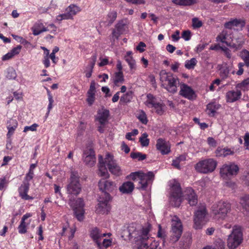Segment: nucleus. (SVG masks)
<instances>
[{
	"label": "nucleus",
	"mask_w": 249,
	"mask_h": 249,
	"mask_svg": "<svg viewBox=\"0 0 249 249\" xmlns=\"http://www.w3.org/2000/svg\"><path fill=\"white\" fill-rule=\"evenodd\" d=\"M169 199L171 205L176 207H178L184 199L192 206L197 203V196L194 190L188 187L182 192L180 183L176 180L171 182Z\"/></svg>",
	"instance_id": "f257e3e1"
},
{
	"label": "nucleus",
	"mask_w": 249,
	"mask_h": 249,
	"mask_svg": "<svg viewBox=\"0 0 249 249\" xmlns=\"http://www.w3.org/2000/svg\"><path fill=\"white\" fill-rule=\"evenodd\" d=\"M99 160V174L100 177L104 178H109V174L107 172L106 165L109 171L113 174L119 175L121 169L116 161L113 159V156L111 154L107 153L105 158L101 155L98 157Z\"/></svg>",
	"instance_id": "f03ea898"
},
{
	"label": "nucleus",
	"mask_w": 249,
	"mask_h": 249,
	"mask_svg": "<svg viewBox=\"0 0 249 249\" xmlns=\"http://www.w3.org/2000/svg\"><path fill=\"white\" fill-rule=\"evenodd\" d=\"M81 191V185L79 182V176L77 172L72 171L69 178V183L67 186V193L77 196Z\"/></svg>",
	"instance_id": "7ed1b4c3"
},
{
	"label": "nucleus",
	"mask_w": 249,
	"mask_h": 249,
	"mask_svg": "<svg viewBox=\"0 0 249 249\" xmlns=\"http://www.w3.org/2000/svg\"><path fill=\"white\" fill-rule=\"evenodd\" d=\"M207 211L205 207L199 208L195 213L194 215L193 228L196 230L201 229L208 221Z\"/></svg>",
	"instance_id": "20e7f679"
},
{
	"label": "nucleus",
	"mask_w": 249,
	"mask_h": 249,
	"mask_svg": "<svg viewBox=\"0 0 249 249\" xmlns=\"http://www.w3.org/2000/svg\"><path fill=\"white\" fill-rule=\"evenodd\" d=\"M213 213L216 218L224 219L231 210V205L225 201H219L212 207Z\"/></svg>",
	"instance_id": "39448f33"
},
{
	"label": "nucleus",
	"mask_w": 249,
	"mask_h": 249,
	"mask_svg": "<svg viewBox=\"0 0 249 249\" xmlns=\"http://www.w3.org/2000/svg\"><path fill=\"white\" fill-rule=\"evenodd\" d=\"M242 236L243 234L240 227L234 226L231 233L229 235L228 238L227 245L229 249H235L236 248L241 244L243 239Z\"/></svg>",
	"instance_id": "423d86ee"
},
{
	"label": "nucleus",
	"mask_w": 249,
	"mask_h": 249,
	"mask_svg": "<svg viewBox=\"0 0 249 249\" xmlns=\"http://www.w3.org/2000/svg\"><path fill=\"white\" fill-rule=\"evenodd\" d=\"M217 165V162L213 159H208L199 161L195 166L196 170L201 173L207 174L213 172Z\"/></svg>",
	"instance_id": "0eeeda50"
},
{
	"label": "nucleus",
	"mask_w": 249,
	"mask_h": 249,
	"mask_svg": "<svg viewBox=\"0 0 249 249\" xmlns=\"http://www.w3.org/2000/svg\"><path fill=\"white\" fill-rule=\"evenodd\" d=\"M182 225L180 220L176 216H174L172 221V231L170 241L174 243L180 238L182 233Z\"/></svg>",
	"instance_id": "6e6552de"
},
{
	"label": "nucleus",
	"mask_w": 249,
	"mask_h": 249,
	"mask_svg": "<svg viewBox=\"0 0 249 249\" xmlns=\"http://www.w3.org/2000/svg\"><path fill=\"white\" fill-rule=\"evenodd\" d=\"M148 228H143L142 231L140 239L141 240V244L139 247V249H157L158 244L157 242L153 240L152 238H149L148 237L149 233Z\"/></svg>",
	"instance_id": "1a4fd4ad"
},
{
	"label": "nucleus",
	"mask_w": 249,
	"mask_h": 249,
	"mask_svg": "<svg viewBox=\"0 0 249 249\" xmlns=\"http://www.w3.org/2000/svg\"><path fill=\"white\" fill-rule=\"evenodd\" d=\"M106 178H102L98 182V186L101 191V195L100 196H106L105 194L110 196L109 193L116 189V184L115 182L106 180Z\"/></svg>",
	"instance_id": "9d476101"
},
{
	"label": "nucleus",
	"mask_w": 249,
	"mask_h": 249,
	"mask_svg": "<svg viewBox=\"0 0 249 249\" xmlns=\"http://www.w3.org/2000/svg\"><path fill=\"white\" fill-rule=\"evenodd\" d=\"M106 197L100 196L98 200V204L96 209V212L101 214H107L110 211L111 207L108 202L111 199V196L107 195Z\"/></svg>",
	"instance_id": "9b49d317"
},
{
	"label": "nucleus",
	"mask_w": 249,
	"mask_h": 249,
	"mask_svg": "<svg viewBox=\"0 0 249 249\" xmlns=\"http://www.w3.org/2000/svg\"><path fill=\"white\" fill-rule=\"evenodd\" d=\"M239 171V167L237 165L234 163L230 164H224L220 169V173L221 177L224 178L229 177L236 175Z\"/></svg>",
	"instance_id": "f8f14e48"
},
{
	"label": "nucleus",
	"mask_w": 249,
	"mask_h": 249,
	"mask_svg": "<svg viewBox=\"0 0 249 249\" xmlns=\"http://www.w3.org/2000/svg\"><path fill=\"white\" fill-rule=\"evenodd\" d=\"M154 174L152 172H148L145 174L143 172L139 179V186L137 188L139 189L145 190L146 189L148 185L151 184L154 180Z\"/></svg>",
	"instance_id": "ddd939ff"
},
{
	"label": "nucleus",
	"mask_w": 249,
	"mask_h": 249,
	"mask_svg": "<svg viewBox=\"0 0 249 249\" xmlns=\"http://www.w3.org/2000/svg\"><path fill=\"white\" fill-rule=\"evenodd\" d=\"M180 89L179 94L181 96L189 100H192L194 98L195 93L190 87L183 83L180 85Z\"/></svg>",
	"instance_id": "4468645a"
},
{
	"label": "nucleus",
	"mask_w": 249,
	"mask_h": 249,
	"mask_svg": "<svg viewBox=\"0 0 249 249\" xmlns=\"http://www.w3.org/2000/svg\"><path fill=\"white\" fill-rule=\"evenodd\" d=\"M156 148L162 155L168 154L170 152V145L168 142L160 138L157 141Z\"/></svg>",
	"instance_id": "2eb2a0df"
},
{
	"label": "nucleus",
	"mask_w": 249,
	"mask_h": 249,
	"mask_svg": "<svg viewBox=\"0 0 249 249\" xmlns=\"http://www.w3.org/2000/svg\"><path fill=\"white\" fill-rule=\"evenodd\" d=\"M83 158L84 163L89 166H93L96 162L95 152L92 148L85 151L83 154Z\"/></svg>",
	"instance_id": "dca6fc26"
},
{
	"label": "nucleus",
	"mask_w": 249,
	"mask_h": 249,
	"mask_svg": "<svg viewBox=\"0 0 249 249\" xmlns=\"http://www.w3.org/2000/svg\"><path fill=\"white\" fill-rule=\"evenodd\" d=\"M165 89L170 92L175 93L177 91L178 85L179 84V80L176 76H173L165 83Z\"/></svg>",
	"instance_id": "f3484780"
},
{
	"label": "nucleus",
	"mask_w": 249,
	"mask_h": 249,
	"mask_svg": "<svg viewBox=\"0 0 249 249\" xmlns=\"http://www.w3.org/2000/svg\"><path fill=\"white\" fill-rule=\"evenodd\" d=\"M30 184L27 181H23L22 184L18 189V192L21 198L24 200L33 199V197L27 195L29 189Z\"/></svg>",
	"instance_id": "a211bd4d"
},
{
	"label": "nucleus",
	"mask_w": 249,
	"mask_h": 249,
	"mask_svg": "<svg viewBox=\"0 0 249 249\" xmlns=\"http://www.w3.org/2000/svg\"><path fill=\"white\" fill-rule=\"evenodd\" d=\"M245 43V38L242 34H240L236 36L233 37L231 42L229 43L228 46L235 49H240L242 48Z\"/></svg>",
	"instance_id": "6ab92c4d"
},
{
	"label": "nucleus",
	"mask_w": 249,
	"mask_h": 249,
	"mask_svg": "<svg viewBox=\"0 0 249 249\" xmlns=\"http://www.w3.org/2000/svg\"><path fill=\"white\" fill-rule=\"evenodd\" d=\"M125 23L123 20H121L115 25V29L112 31L113 37L118 38L125 31Z\"/></svg>",
	"instance_id": "aec40b11"
},
{
	"label": "nucleus",
	"mask_w": 249,
	"mask_h": 249,
	"mask_svg": "<svg viewBox=\"0 0 249 249\" xmlns=\"http://www.w3.org/2000/svg\"><path fill=\"white\" fill-rule=\"evenodd\" d=\"M241 92L239 90H230L226 93V99L227 102L233 103L237 101L241 98Z\"/></svg>",
	"instance_id": "412c9836"
},
{
	"label": "nucleus",
	"mask_w": 249,
	"mask_h": 249,
	"mask_svg": "<svg viewBox=\"0 0 249 249\" xmlns=\"http://www.w3.org/2000/svg\"><path fill=\"white\" fill-rule=\"evenodd\" d=\"M109 115V110L103 109L98 112V116L96 120L98 121L101 125H105L108 121V118Z\"/></svg>",
	"instance_id": "4be33fe9"
},
{
	"label": "nucleus",
	"mask_w": 249,
	"mask_h": 249,
	"mask_svg": "<svg viewBox=\"0 0 249 249\" xmlns=\"http://www.w3.org/2000/svg\"><path fill=\"white\" fill-rule=\"evenodd\" d=\"M69 204L73 210H82L85 206L83 199L82 198H78L77 199L70 198Z\"/></svg>",
	"instance_id": "5701e85b"
},
{
	"label": "nucleus",
	"mask_w": 249,
	"mask_h": 249,
	"mask_svg": "<svg viewBox=\"0 0 249 249\" xmlns=\"http://www.w3.org/2000/svg\"><path fill=\"white\" fill-rule=\"evenodd\" d=\"M105 233H101L99 231V230L97 228H94L90 232V236L91 238L95 241L96 243L100 246L101 244L100 240L102 237L106 236Z\"/></svg>",
	"instance_id": "b1692460"
},
{
	"label": "nucleus",
	"mask_w": 249,
	"mask_h": 249,
	"mask_svg": "<svg viewBox=\"0 0 249 249\" xmlns=\"http://www.w3.org/2000/svg\"><path fill=\"white\" fill-rule=\"evenodd\" d=\"M134 188L133 183L130 181H126L124 182L119 189L120 191L123 194H129L131 193Z\"/></svg>",
	"instance_id": "393cba45"
},
{
	"label": "nucleus",
	"mask_w": 249,
	"mask_h": 249,
	"mask_svg": "<svg viewBox=\"0 0 249 249\" xmlns=\"http://www.w3.org/2000/svg\"><path fill=\"white\" fill-rule=\"evenodd\" d=\"M215 154L217 157H226L228 155H233L234 152L228 147H218L215 150Z\"/></svg>",
	"instance_id": "a878e982"
},
{
	"label": "nucleus",
	"mask_w": 249,
	"mask_h": 249,
	"mask_svg": "<svg viewBox=\"0 0 249 249\" xmlns=\"http://www.w3.org/2000/svg\"><path fill=\"white\" fill-rule=\"evenodd\" d=\"M192 243L191 236L190 234L185 235L179 242V247L182 249H187Z\"/></svg>",
	"instance_id": "bb28decb"
},
{
	"label": "nucleus",
	"mask_w": 249,
	"mask_h": 249,
	"mask_svg": "<svg viewBox=\"0 0 249 249\" xmlns=\"http://www.w3.org/2000/svg\"><path fill=\"white\" fill-rule=\"evenodd\" d=\"M31 216V215L30 214L26 213L22 217L20 225L18 227V232L19 233L23 234L26 232V228L28 224L26 223L25 220Z\"/></svg>",
	"instance_id": "cd10ccee"
},
{
	"label": "nucleus",
	"mask_w": 249,
	"mask_h": 249,
	"mask_svg": "<svg viewBox=\"0 0 249 249\" xmlns=\"http://www.w3.org/2000/svg\"><path fill=\"white\" fill-rule=\"evenodd\" d=\"M221 107V105L216 103H211L207 106V111L210 116H213L216 111Z\"/></svg>",
	"instance_id": "c85d7f7f"
},
{
	"label": "nucleus",
	"mask_w": 249,
	"mask_h": 249,
	"mask_svg": "<svg viewBox=\"0 0 249 249\" xmlns=\"http://www.w3.org/2000/svg\"><path fill=\"white\" fill-rule=\"evenodd\" d=\"M81 10V8L76 5L71 4L66 8V12H68L72 18L73 17L80 12Z\"/></svg>",
	"instance_id": "c756f323"
},
{
	"label": "nucleus",
	"mask_w": 249,
	"mask_h": 249,
	"mask_svg": "<svg viewBox=\"0 0 249 249\" xmlns=\"http://www.w3.org/2000/svg\"><path fill=\"white\" fill-rule=\"evenodd\" d=\"M117 17V13L116 11L113 10L108 12L107 17V25L110 26L116 20Z\"/></svg>",
	"instance_id": "7c9ffc66"
},
{
	"label": "nucleus",
	"mask_w": 249,
	"mask_h": 249,
	"mask_svg": "<svg viewBox=\"0 0 249 249\" xmlns=\"http://www.w3.org/2000/svg\"><path fill=\"white\" fill-rule=\"evenodd\" d=\"M124 81L123 71H118L115 73L113 82L115 86H118L119 83H123Z\"/></svg>",
	"instance_id": "2f4dec72"
},
{
	"label": "nucleus",
	"mask_w": 249,
	"mask_h": 249,
	"mask_svg": "<svg viewBox=\"0 0 249 249\" xmlns=\"http://www.w3.org/2000/svg\"><path fill=\"white\" fill-rule=\"evenodd\" d=\"M173 74L171 72H167L165 70H162L160 72V80L162 82L166 83Z\"/></svg>",
	"instance_id": "473e14b6"
},
{
	"label": "nucleus",
	"mask_w": 249,
	"mask_h": 249,
	"mask_svg": "<svg viewBox=\"0 0 249 249\" xmlns=\"http://www.w3.org/2000/svg\"><path fill=\"white\" fill-rule=\"evenodd\" d=\"M240 57L244 61V63L247 67H249V51L243 50L240 53Z\"/></svg>",
	"instance_id": "72a5a7b5"
},
{
	"label": "nucleus",
	"mask_w": 249,
	"mask_h": 249,
	"mask_svg": "<svg viewBox=\"0 0 249 249\" xmlns=\"http://www.w3.org/2000/svg\"><path fill=\"white\" fill-rule=\"evenodd\" d=\"M133 92L129 91L127 92L120 98V102L122 103H127L131 101L133 98Z\"/></svg>",
	"instance_id": "f704fd0d"
},
{
	"label": "nucleus",
	"mask_w": 249,
	"mask_h": 249,
	"mask_svg": "<svg viewBox=\"0 0 249 249\" xmlns=\"http://www.w3.org/2000/svg\"><path fill=\"white\" fill-rule=\"evenodd\" d=\"M124 59L128 63L130 70L132 72L136 69V64L135 60L133 59V57L124 56Z\"/></svg>",
	"instance_id": "c9c22d12"
},
{
	"label": "nucleus",
	"mask_w": 249,
	"mask_h": 249,
	"mask_svg": "<svg viewBox=\"0 0 249 249\" xmlns=\"http://www.w3.org/2000/svg\"><path fill=\"white\" fill-rule=\"evenodd\" d=\"M196 58H192L190 60H187L185 63V67L188 70L194 69L197 64Z\"/></svg>",
	"instance_id": "e433bc0d"
},
{
	"label": "nucleus",
	"mask_w": 249,
	"mask_h": 249,
	"mask_svg": "<svg viewBox=\"0 0 249 249\" xmlns=\"http://www.w3.org/2000/svg\"><path fill=\"white\" fill-rule=\"evenodd\" d=\"M130 157L133 159H138L139 161H142L146 159V155L141 152H131Z\"/></svg>",
	"instance_id": "4c0bfd02"
},
{
	"label": "nucleus",
	"mask_w": 249,
	"mask_h": 249,
	"mask_svg": "<svg viewBox=\"0 0 249 249\" xmlns=\"http://www.w3.org/2000/svg\"><path fill=\"white\" fill-rule=\"evenodd\" d=\"M148 134L146 133L142 134L141 137L139 139L141 145L143 147L147 146L149 143V140L147 138Z\"/></svg>",
	"instance_id": "58836bf2"
},
{
	"label": "nucleus",
	"mask_w": 249,
	"mask_h": 249,
	"mask_svg": "<svg viewBox=\"0 0 249 249\" xmlns=\"http://www.w3.org/2000/svg\"><path fill=\"white\" fill-rule=\"evenodd\" d=\"M6 77L10 80L15 79L17 77V73L15 70L12 67L7 69Z\"/></svg>",
	"instance_id": "ea45409f"
},
{
	"label": "nucleus",
	"mask_w": 249,
	"mask_h": 249,
	"mask_svg": "<svg viewBox=\"0 0 249 249\" xmlns=\"http://www.w3.org/2000/svg\"><path fill=\"white\" fill-rule=\"evenodd\" d=\"M225 245L224 242L220 240L216 242L213 247L207 246L203 249H224Z\"/></svg>",
	"instance_id": "a19ab883"
},
{
	"label": "nucleus",
	"mask_w": 249,
	"mask_h": 249,
	"mask_svg": "<svg viewBox=\"0 0 249 249\" xmlns=\"http://www.w3.org/2000/svg\"><path fill=\"white\" fill-rule=\"evenodd\" d=\"M75 217L77 220L79 221H81L84 219V208L82 210H73Z\"/></svg>",
	"instance_id": "79ce46f5"
},
{
	"label": "nucleus",
	"mask_w": 249,
	"mask_h": 249,
	"mask_svg": "<svg viewBox=\"0 0 249 249\" xmlns=\"http://www.w3.org/2000/svg\"><path fill=\"white\" fill-rule=\"evenodd\" d=\"M156 112L159 115H162L164 112V105L163 104L157 103L153 107Z\"/></svg>",
	"instance_id": "37998d69"
},
{
	"label": "nucleus",
	"mask_w": 249,
	"mask_h": 249,
	"mask_svg": "<svg viewBox=\"0 0 249 249\" xmlns=\"http://www.w3.org/2000/svg\"><path fill=\"white\" fill-rule=\"evenodd\" d=\"M137 118L142 124H147L148 120L145 113L143 110L140 111Z\"/></svg>",
	"instance_id": "c03bdc74"
},
{
	"label": "nucleus",
	"mask_w": 249,
	"mask_h": 249,
	"mask_svg": "<svg viewBox=\"0 0 249 249\" xmlns=\"http://www.w3.org/2000/svg\"><path fill=\"white\" fill-rule=\"evenodd\" d=\"M166 236V234L165 230L162 229L161 226L159 225L158 226V237L163 239V241L164 242Z\"/></svg>",
	"instance_id": "a18cd8bd"
},
{
	"label": "nucleus",
	"mask_w": 249,
	"mask_h": 249,
	"mask_svg": "<svg viewBox=\"0 0 249 249\" xmlns=\"http://www.w3.org/2000/svg\"><path fill=\"white\" fill-rule=\"evenodd\" d=\"M142 172H135L131 173L129 176L127 177V178L131 179L133 180H139L140 178L142 176Z\"/></svg>",
	"instance_id": "49530a36"
},
{
	"label": "nucleus",
	"mask_w": 249,
	"mask_h": 249,
	"mask_svg": "<svg viewBox=\"0 0 249 249\" xmlns=\"http://www.w3.org/2000/svg\"><path fill=\"white\" fill-rule=\"evenodd\" d=\"M33 27L38 30L42 31V32L49 31V29H48V28L45 27L44 26L43 24L40 21H38L36 22Z\"/></svg>",
	"instance_id": "de8ad7c7"
},
{
	"label": "nucleus",
	"mask_w": 249,
	"mask_h": 249,
	"mask_svg": "<svg viewBox=\"0 0 249 249\" xmlns=\"http://www.w3.org/2000/svg\"><path fill=\"white\" fill-rule=\"evenodd\" d=\"M240 203L246 210H249V197L244 196L241 198L240 200Z\"/></svg>",
	"instance_id": "09e8293b"
},
{
	"label": "nucleus",
	"mask_w": 249,
	"mask_h": 249,
	"mask_svg": "<svg viewBox=\"0 0 249 249\" xmlns=\"http://www.w3.org/2000/svg\"><path fill=\"white\" fill-rule=\"evenodd\" d=\"M202 25V21L199 20L198 18H194L192 19V26L194 29L199 28Z\"/></svg>",
	"instance_id": "8fccbe9b"
},
{
	"label": "nucleus",
	"mask_w": 249,
	"mask_h": 249,
	"mask_svg": "<svg viewBox=\"0 0 249 249\" xmlns=\"http://www.w3.org/2000/svg\"><path fill=\"white\" fill-rule=\"evenodd\" d=\"M230 70L228 67L222 68L220 70V75L223 79H225L228 76Z\"/></svg>",
	"instance_id": "3c124183"
},
{
	"label": "nucleus",
	"mask_w": 249,
	"mask_h": 249,
	"mask_svg": "<svg viewBox=\"0 0 249 249\" xmlns=\"http://www.w3.org/2000/svg\"><path fill=\"white\" fill-rule=\"evenodd\" d=\"M72 19L71 17L69 15L68 12H66V13L59 15L56 17V19L57 20L61 21L63 19Z\"/></svg>",
	"instance_id": "603ef678"
},
{
	"label": "nucleus",
	"mask_w": 249,
	"mask_h": 249,
	"mask_svg": "<svg viewBox=\"0 0 249 249\" xmlns=\"http://www.w3.org/2000/svg\"><path fill=\"white\" fill-rule=\"evenodd\" d=\"M226 36L227 34L225 33L224 32H223L221 34H220L219 35L217 36V40H219L223 43H226L227 45L228 46L229 43L226 40L227 39Z\"/></svg>",
	"instance_id": "864d4df0"
},
{
	"label": "nucleus",
	"mask_w": 249,
	"mask_h": 249,
	"mask_svg": "<svg viewBox=\"0 0 249 249\" xmlns=\"http://www.w3.org/2000/svg\"><path fill=\"white\" fill-rule=\"evenodd\" d=\"M181 37L186 41H188L191 37V32L190 30L184 31L181 35Z\"/></svg>",
	"instance_id": "5fc2aeb1"
},
{
	"label": "nucleus",
	"mask_w": 249,
	"mask_h": 249,
	"mask_svg": "<svg viewBox=\"0 0 249 249\" xmlns=\"http://www.w3.org/2000/svg\"><path fill=\"white\" fill-rule=\"evenodd\" d=\"M95 86L96 83L94 81H92L90 83L89 89L88 91L87 94H93L95 93Z\"/></svg>",
	"instance_id": "6e6d98bb"
},
{
	"label": "nucleus",
	"mask_w": 249,
	"mask_h": 249,
	"mask_svg": "<svg viewBox=\"0 0 249 249\" xmlns=\"http://www.w3.org/2000/svg\"><path fill=\"white\" fill-rule=\"evenodd\" d=\"M48 99H49V103L48 107V111H47V112L46 113V115L47 116L49 114L50 110L53 107V98L52 96L51 95V94L50 93H49V94H48Z\"/></svg>",
	"instance_id": "4d7b16f0"
},
{
	"label": "nucleus",
	"mask_w": 249,
	"mask_h": 249,
	"mask_svg": "<svg viewBox=\"0 0 249 249\" xmlns=\"http://www.w3.org/2000/svg\"><path fill=\"white\" fill-rule=\"evenodd\" d=\"M238 86L240 88H249V78H247L241 83L238 84Z\"/></svg>",
	"instance_id": "13d9d810"
},
{
	"label": "nucleus",
	"mask_w": 249,
	"mask_h": 249,
	"mask_svg": "<svg viewBox=\"0 0 249 249\" xmlns=\"http://www.w3.org/2000/svg\"><path fill=\"white\" fill-rule=\"evenodd\" d=\"M88 98L87 99V101L88 102L89 105L91 106L95 100V94H87Z\"/></svg>",
	"instance_id": "bf43d9fd"
},
{
	"label": "nucleus",
	"mask_w": 249,
	"mask_h": 249,
	"mask_svg": "<svg viewBox=\"0 0 249 249\" xmlns=\"http://www.w3.org/2000/svg\"><path fill=\"white\" fill-rule=\"evenodd\" d=\"M38 125L36 124H34L31 126H26L24 127L23 131L26 132L29 130H31L32 131L36 130V127Z\"/></svg>",
	"instance_id": "052dcab7"
},
{
	"label": "nucleus",
	"mask_w": 249,
	"mask_h": 249,
	"mask_svg": "<svg viewBox=\"0 0 249 249\" xmlns=\"http://www.w3.org/2000/svg\"><path fill=\"white\" fill-rule=\"evenodd\" d=\"M21 48V46L18 45L16 47L13 48L10 52L12 55H13V56H15V55L18 54L19 53Z\"/></svg>",
	"instance_id": "680f3d73"
},
{
	"label": "nucleus",
	"mask_w": 249,
	"mask_h": 249,
	"mask_svg": "<svg viewBox=\"0 0 249 249\" xmlns=\"http://www.w3.org/2000/svg\"><path fill=\"white\" fill-rule=\"evenodd\" d=\"M231 21L234 26H237L240 24H241L242 27L245 25V22L244 20L234 19L231 20Z\"/></svg>",
	"instance_id": "e2e57ef3"
},
{
	"label": "nucleus",
	"mask_w": 249,
	"mask_h": 249,
	"mask_svg": "<svg viewBox=\"0 0 249 249\" xmlns=\"http://www.w3.org/2000/svg\"><path fill=\"white\" fill-rule=\"evenodd\" d=\"M207 142L210 146L213 147H215L216 146L217 142H216V141L212 137L208 138Z\"/></svg>",
	"instance_id": "0e129e2a"
},
{
	"label": "nucleus",
	"mask_w": 249,
	"mask_h": 249,
	"mask_svg": "<svg viewBox=\"0 0 249 249\" xmlns=\"http://www.w3.org/2000/svg\"><path fill=\"white\" fill-rule=\"evenodd\" d=\"M196 3V0H182V5L189 6Z\"/></svg>",
	"instance_id": "69168bd1"
},
{
	"label": "nucleus",
	"mask_w": 249,
	"mask_h": 249,
	"mask_svg": "<svg viewBox=\"0 0 249 249\" xmlns=\"http://www.w3.org/2000/svg\"><path fill=\"white\" fill-rule=\"evenodd\" d=\"M34 171L29 170V172L26 175L24 181H27L29 182L34 177Z\"/></svg>",
	"instance_id": "338daca9"
},
{
	"label": "nucleus",
	"mask_w": 249,
	"mask_h": 249,
	"mask_svg": "<svg viewBox=\"0 0 249 249\" xmlns=\"http://www.w3.org/2000/svg\"><path fill=\"white\" fill-rule=\"evenodd\" d=\"M17 126L14 125L11 126L10 125H8L7 126V129H8V132L7 134V136L9 138L11 137V136L13 134Z\"/></svg>",
	"instance_id": "774afa93"
}]
</instances>
